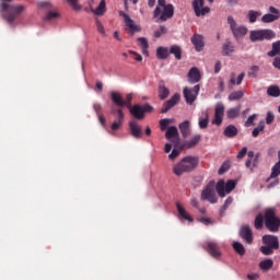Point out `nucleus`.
<instances>
[{"label": "nucleus", "instance_id": "603ef678", "mask_svg": "<svg viewBox=\"0 0 280 280\" xmlns=\"http://www.w3.org/2000/svg\"><path fill=\"white\" fill-rule=\"evenodd\" d=\"M231 205H233V197H229L224 205L222 206V208L220 209V213L221 215H223V213L229 209V207H231Z\"/></svg>", "mask_w": 280, "mask_h": 280}, {"label": "nucleus", "instance_id": "5701e85b", "mask_svg": "<svg viewBox=\"0 0 280 280\" xmlns=\"http://www.w3.org/2000/svg\"><path fill=\"white\" fill-rule=\"evenodd\" d=\"M188 81L191 84H196L197 82H200V70H198V68L194 67L189 70Z\"/></svg>", "mask_w": 280, "mask_h": 280}, {"label": "nucleus", "instance_id": "aec40b11", "mask_svg": "<svg viewBox=\"0 0 280 280\" xmlns=\"http://www.w3.org/2000/svg\"><path fill=\"white\" fill-rule=\"evenodd\" d=\"M129 128H130V132H131L132 137H135V139H141V135H143V131H142L141 127L139 126V124H137L136 120L129 121Z\"/></svg>", "mask_w": 280, "mask_h": 280}, {"label": "nucleus", "instance_id": "3c124183", "mask_svg": "<svg viewBox=\"0 0 280 280\" xmlns=\"http://www.w3.org/2000/svg\"><path fill=\"white\" fill-rule=\"evenodd\" d=\"M255 229H262L264 228V215L258 214L254 222Z\"/></svg>", "mask_w": 280, "mask_h": 280}, {"label": "nucleus", "instance_id": "69168bd1", "mask_svg": "<svg viewBox=\"0 0 280 280\" xmlns=\"http://www.w3.org/2000/svg\"><path fill=\"white\" fill-rule=\"evenodd\" d=\"M247 156H248V159L254 160L253 161V167H255V165H257V156H255V152L248 151Z\"/></svg>", "mask_w": 280, "mask_h": 280}, {"label": "nucleus", "instance_id": "de8ad7c7", "mask_svg": "<svg viewBox=\"0 0 280 280\" xmlns=\"http://www.w3.org/2000/svg\"><path fill=\"white\" fill-rule=\"evenodd\" d=\"M264 128H266V126L264 125V121H260L258 126L252 131V136L255 138L259 137V132H264Z\"/></svg>", "mask_w": 280, "mask_h": 280}, {"label": "nucleus", "instance_id": "ea45409f", "mask_svg": "<svg viewBox=\"0 0 280 280\" xmlns=\"http://www.w3.org/2000/svg\"><path fill=\"white\" fill-rule=\"evenodd\" d=\"M261 16V12L255 11V10H249L247 13V18L249 19V23H255L257 19Z\"/></svg>", "mask_w": 280, "mask_h": 280}, {"label": "nucleus", "instance_id": "39448f33", "mask_svg": "<svg viewBox=\"0 0 280 280\" xmlns=\"http://www.w3.org/2000/svg\"><path fill=\"white\" fill-rule=\"evenodd\" d=\"M228 23L230 25V30L234 36V38H244L246 34H248V28L244 25H240L235 22L232 16L228 18Z\"/></svg>", "mask_w": 280, "mask_h": 280}, {"label": "nucleus", "instance_id": "a19ab883", "mask_svg": "<svg viewBox=\"0 0 280 280\" xmlns=\"http://www.w3.org/2000/svg\"><path fill=\"white\" fill-rule=\"evenodd\" d=\"M170 54H174L176 60H180V58H183V50L179 48V46H171Z\"/></svg>", "mask_w": 280, "mask_h": 280}, {"label": "nucleus", "instance_id": "f257e3e1", "mask_svg": "<svg viewBox=\"0 0 280 280\" xmlns=\"http://www.w3.org/2000/svg\"><path fill=\"white\" fill-rule=\"evenodd\" d=\"M0 8L2 12V19L7 21L11 27H14L16 24L14 23L23 12H25V7L21 4H13L12 0H0Z\"/></svg>", "mask_w": 280, "mask_h": 280}, {"label": "nucleus", "instance_id": "f8f14e48", "mask_svg": "<svg viewBox=\"0 0 280 280\" xmlns=\"http://www.w3.org/2000/svg\"><path fill=\"white\" fill-rule=\"evenodd\" d=\"M269 12L261 18L262 23H275L280 20V11L275 7H269Z\"/></svg>", "mask_w": 280, "mask_h": 280}, {"label": "nucleus", "instance_id": "9d476101", "mask_svg": "<svg viewBox=\"0 0 280 280\" xmlns=\"http://www.w3.org/2000/svg\"><path fill=\"white\" fill-rule=\"evenodd\" d=\"M192 8L195 11L196 16H205L211 12L209 7H205V0H194Z\"/></svg>", "mask_w": 280, "mask_h": 280}, {"label": "nucleus", "instance_id": "4468645a", "mask_svg": "<svg viewBox=\"0 0 280 280\" xmlns=\"http://www.w3.org/2000/svg\"><path fill=\"white\" fill-rule=\"evenodd\" d=\"M223 119H224V104L218 103L214 108V118L212 119V124L214 126H221Z\"/></svg>", "mask_w": 280, "mask_h": 280}, {"label": "nucleus", "instance_id": "f704fd0d", "mask_svg": "<svg viewBox=\"0 0 280 280\" xmlns=\"http://www.w3.org/2000/svg\"><path fill=\"white\" fill-rule=\"evenodd\" d=\"M245 75L246 74L244 72H242L241 74H238L237 78H235V73H231V75H230V84H232V85H235V84L240 85V84H242V82L244 81V77Z\"/></svg>", "mask_w": 280, "mask_h": 280}, {"label": "nucleus", "instance_id": "393cba45", "mask_svg": "<svg viewBox=\"0 0 280 280\" xmlns=\"http://www.w3.org/2000/svg\"><path fill=\"white\" fill-rule=\"evenodd\" d=\"M138 45L139 47H141L142 49V54L143 56H150V52L148 51L149 47H150V44L148 43V38L145 37H139L138 39Z\"/></svg>", "mask_w": 280, "mask_h": 280}, {"label": "nucleus", "instance_id": "a18cd8bd", "mask_svg": "<svg viewBox=\"0 0 280 280\" xmlns=\"http://www.w3.org/2000/svg\"><path fill=\"white\" fill-rule=\"evenodd\" d=\"M242 97H244V91H236V92H232L229 95V101L235 102L236 100H242Z\"/></svg>", "mask_w": 280, "mask_h": 280}, {"label": "nucleus", "instance_id": "052dcab7", "mask_svg": "<svg viewBox=\"0 0 280 280\" xmlns=\"http://www.w3.org/2000/svg\"><path fill=\"white\" fill-rule=\"evenodd\" d=\"M129 54H130L131 56H135V60H136L137 62H141V61L143 60V57H142L139 52H137V51L129 50Z\"/></svg>", "mask_w": 280, "mask_h": 280}, {"label": "nucleus", "instance_id": "09e8293b", "mask_svg": "<svg viewBox=\"0 0 280 280\" xmlns=\"http://www.w3.org/2000/svg\"><path fill=\"white\" fill-rule=\"evenodd\" d=\"M170 124H174V119H170V118H164L160 120V128L162 131L167 130V126H170Z\"/></svg>", "mask_w": 280, "mask_h": 280}, {"label": "nucleus", "instance_id": "680f3d73", "mask_svg": "<svg viewBox=\"0 0 280 280\" xmlns=\"http://www.w3.org/2000/svg\"><path fill=\"white\" fill-rule=\"evenodd\" d=\"M71 7L75 12H80V10H82V5L78 3V0H71Z\"/></svg>", "mask_w": 280, "mask_h": 280}, {"label": "nucleus", "instance_id": "e2e57ef3", "mask_svg": "<svg viewBox=\"0 0 280 280\" xmlns=\"http://www.w3.org/2000/svg\"><path fill=\"white\" fill-rule=\"evenodd\" d=\"M272 121H275V114H272V112H268L267 117H266V124H268V126H270V124H272Z\"/></svg>", "mask_w": 280, "mask_h": 280}, {"label": "nucleus", "instance_id": "338daca9", "mask_svg": "<svg viewBox=\"0 0 280 280\" xmlns=\"http://www.w3.org/2000/svg\"><path fill=\"white\" fill-rule=\"evenodd\" d=\"M39 8H43L44 10H51L54 5H51L50 2H40Z\"/></svg>", "mask_w": 280, "mask_h": 280}, {"label": "nucleus", "instance_id": "9b49d317", "mask_svg": "<svg viewBox=\"0 0 280 280\" xmlns=\"http://www.w3.org/2000/svg\"><path fill=\"white\" fill-rule=\"evenodd\" d=\"M172 16H174V4H167L166 7H162V9H160L158 19L162 23H165V21L172 19Z\"/></svg>", "mask_w": 280, "mask_h": 280}, {"label": "nucleus", "instance_id": "423d86ee", "mask_svg": "<svg viewBox=\"0 0 280 280\" xmlns=\"http://www.w3.org/2000/svg\"><path fill=\"white\" fill-rule=\"evenodd\" d=\"M113 115H115L116 119L113 121L109 130H107V132H109V135H115V132H117V130H119V128H121V126H124V110L121 108L112 109Z\"/></svg>", "mask_w": 280, "mask_h": 280}, {"label": "nucleus", "instance_id": "c756f323", "mask_svg": "<svg viewBox=\"0 0 280 280\" xmlns=\"http://www.w3.org/2000/svg\"><path fill=\"white\" fill-rule=\"evenodd\" d=\"M249 40H252V43H261V40H264L261 35V30L250 31Z\"/></svg>", "mask_w": 280, "mask_h": 280}, {"label": "nucleus", "instance_id": "20e7f679", "mask_svg": "<svg viewBox=\"0 0 280 280\" xmlns=\"http://www.w3.org/2000/svg\"><path fill=\"white\" fill-rule=\"evenodd\" d=\"M235 187H237V183L235 180L230 179L228 182H224V179H220L217 183L215 190L220 198H224V196H226V194H231V191H233Z\"/></svg>", "mask_w": 280, "mask_h": 280}, {"label": "nucleus", "instance_id": "6ab92c4d", "mask_svg": "<svg viewBox=\"0 0 280 280\" xmlns=\"http://www.w3.org/2000/svg\"><path fill=\"white\" fill-rule=\"evenodd\" d=\"M176 209H177L178 215H179V218H182V220H186L187 222H194V218H191V214H189V212H187V210L180 202H176Z\"/></svg>", "mask_w": 280, "mask_h": 280}, {"label": "nucleus", "instance_id": "5fc2aeb1", "mask_svg": "<svg viewBox=\"0 0 280 280\" xmlns=\"http://www.w3.org/2000/svg\"><path fill=\"white\" fill-rule=\"evenodd\" d=\"M178 156H180V149H174V150L168 154L170 161H176V159H178Z\"/></svg>", "mask_w": 280, "mask_h": 280}, {"label": "nucleus", "instance_id": "473e14b6", "mask_svg": "<svg viewBox=\"0 0 280 280\" xmlns=\"http://www.w3.org/2000/svg\"><path fill=\"white\" fill-rule=\"evenodd\" d=\"M271 47H272V49L269 52H267V56H269V58H275V56H279L280 55V40L272 43Z\"/></svg>", "mask_w": 280, "mask_h": 280}, {"label": "nucleus", "instance_id": "ddd939ff", "mask_svg": "<svg viewBox=\"0 0 280 280\" xmlns=\"http://www.w3.org/2000/svg\"><path fill=\"white\" fill-rule=\"evenodd\" d=\"M119 16H122L125 25L130 30L131 34H135V32H141V26L135 24V20L130 19V15L126 12L119 11Z\"/></svg>", "mask_w": 280, "mask_h": 280}, {"label": "nucleus", "instance_id": "2f4dec72", "mask_svg": "<svg viewBox=\"0 0 280 280\" xmlns=\"http://www.w3.org/2000/svg\"><path fill=\"white\" fill-rule=\"evenodd\" d=\"M156 57L159 60H165L170 57V49L167 47H158Z\"/></svg>", "mask_w": 280, "mask_h": 280}, {"label": "nucleus", "instance_id": "2eb2a0df", "mask_svg": "<svg viewBox=\"0 0 280 280\" xmlns=\"http://www.w3.org/2000/svg\"><path fill=\"white\" fill-rule=\"evenodd\" d=\"M178 102H180V94H174L168 101L164 103L161 113H167V110L174 108Z\"/></svg>", "mask_w": 280, "mask_h": 280}, {"label": "nucleus", "instance_id": "bb28decb", "mask_svg": "<svg viewBox=\"0 0 280 280\" xmlns=\"http://www.w3.org/2000/svg\"><path fill=\"white\" fill-rule=\"evenodd\" d=\"M165 138L168 140L176 139L178 141V128H176V126L168 127Z\"/></svg>", "mask_w": 280, "mask_h": 280}, {"label": "nucleus", "instance_id": "dca6fc26", "mask_svg": "<svg viewBox=\"0 0 280 280\" xmlns=\"http://www.w3.org/2000/svg\"><path fill=\"white\" fill-rule=\"evenodd\" d=\"M240 235L244 242L253 244V230H250V226L244 225L241 228Z\"/></svg>", "mask_w": 280, "mask_h": 280}, {"label": "nucleus", "instance_id": "bf43d9fd", "mask_svg": "<svg viewBox=\"0 0 280 280\" xmlns=\"http://www.w3.org/2000/svg\"><path fill=\"white\" fill-rule=\"evenodd\" d=\"M96 30L98 34H106V31L104 28V24H102V22L100 20H96Z\"/></svg>", "mask_w": 280, "mask_h": 280}, {"label": "nucleus", "instance_id": "49530a36", "mask_svg": "<svg viewBox=\"0 0 280 280\" xmlns=\"http://www.w3.org/2000/svg\"><path fill=\"white\" fill-rule=\"evenodd\" d=\"M277 249L278 248H275L270 245H264L260 247V253H262V255H272V253H275Z\"/></svg>", "mask_w": 280, "mask_h": 280}, {"label": "nucleus", "instance_id": "4c0bfd02", "mask_svg": "<svg viewBox=\"0 0 280 280\" xmlns=\"http://www.w3.org/2000/svg\"><path fill=\"white\" fill-rule=\"evenodd\" d=\"M189 120H185L182 124H179V130L183 137H189Z\"/></svg>", "mask_w": 280, "mask_h": 280}, {"label": "nucleus", "instance_id": "f03ea898", "mask_svg": "<svg viewBox=\"0 0 280 280\" xmlns=\"http://www.w3.org/2000/svg\"><path fill=\"white\" fill-rule=\"evenodd\" d=\"M196 167H198V158L186 156L173 165V174H175V176H183V174L194 172Z\"/></svg>", "mask_w": 280, "mask_h": 280}, {"label": "nucleus", "instance_id": "58836bf2", "mask_svg": "<svg viewBox=\"0 0 280 280\" xmlns=\"http://www.w3.org/2000/svg\"><path fill=\"white\" fill-rule=\"evenodd\" d=\"M240 110H242L241 106L228 109V112H226L228 119H235V117H237V115H240Z\"/></svg>", "mask_w": 280, "mask_h": 280}, {"label": "nucleus", "instance_id": "6e6552de", "mask_svg": "<svg viewBox=\"0 0 280 280\" xmlns=\"http://www.w3.org/2000/svg\"><path fill=\"white\" fill-rule=\"evenodd\" d=\"M153 108L145 104L144 106L141 105H133L129 107V112L136 119H143L145 117V113H152Z\"/></svg>", "mask_w": 280, "mask_h": 280}, {"label": "nucleus", "instance_id": "864d4df0", "mask_svg": "<svg viewBox=\"0 0 280 280\" xmlns=\"http://www.w3.org/2000/svg\"><path fill=\"white\" fill-rule=\"evenodd\" d=\"M58 16H60L59 12L49 11L45 18V21H54L55 19H58Z\"/></svg>", "mask_w": 280, "mask_h": 280}, {"label": "nucleus", "instance_id": "4be33fe9", "mask_svg": "<svg viewBox=\"0 0 280 280\" xmlns=\"http://www.w3.org/2000/svg\"><path fill=\"white\" fill-rule=\"evenodd\" d=\"M90 12L95 16H104V14H106V0H101L96 9L91 7Z\"/></svg>", "mask_w": 280, "mask_h": 280}, {"label": "nucleus", "instance_id": "7ed1b4c3", "mask_svg": "<svg viewBox=\"0 0 280 280\" xmlns=\"http://www.w3.org/2000/svg\"><path fill=\"white\" fill-rule=\"evenodd\" d=\"M265 226L271 233H277L280 229V218L277 217L275 208H268L265 211Z\"/></svg>", "mask_w": 280, "mask_h": 280}, {"label": "nucleus", "instance_id": "0eeeda50", "mask_svg": "<svg viewBox=\"0 0 280 280\" xmlns=\"http://www.w3.org/2000/svg\"><path fill=\"white\" fill-rule=\"evenodd\" d=\"M201 200H207L210 202V205H215V202H218V197L215 196V186L213 183L210 182L201 191Z\"/></svg>", "mask_w": 280, "mask_h": 280}, {"label": "nucleus", "instance_id": "13d9d810", "mask_svg": "<svg viewBox=\"0 0 280 280\" xmlns=\"http://www.w3.org/2000/svg\"><path fill=\"white\" fill-rule=\"evenodd\" d=\"M259 73V66H252L248 72L249 78H255Z\"/></svg>", "mask_w": 280, "mask_h": 280}, {"label": "nucleus", "instance_id": "37998d69", "mask_svg": "<svg viewBox=\"0 0 280 280\" xmlns=\"http://www.w3.org/2000/svg\"><path fill=\"white\" fill-rule=\"evenodd\" d=\"M233 248L235 250V253H237L238 255H246V248H244V245L240 242H234L233 243Z\"/></svg>", "mask_w": 280, "mask_h": 280}, {"label": "nucleus", "instance_id": "412c9836", "mask_svg": "<svg viewBox=\"0 0 280 280\" xmlns=\"http://www.w3.org/2000/svg\"><path fill=\"white\" fill-rule=\"evenodd\" d=\"M262 243L265 246H271L273 248H279V238L275 235H264Z\"/></svg>", "mask_w": 280, "mask_h": 280}, {"label": "nucleus", "instance_id": "8fccbe9b", "mask_svg": "<svg viewBox=\"0 0 280 280\" xmlns=\"http://www.w3.org/2000/svg\"><path fill=\"white\" fill-rule=\"evenodd\" d=\"M209 126V114H205L203 118H199V128L205 130Z\"/></svg>", "mask_w": 280, "mask_h": 280}, {"label": "nucleus", "instance_id": "72a5a7b5", "mask_svg": "<svg viewBox=\"0 0 280 280\" xmlns=\"http://www.w3.org/2000/svg\"><path fill=\"white\" fill-rule=\"evenodd\" d=\"M158 93L160 100H167V97H170V90L163 83L159 85Z\"/></svg>", "mask_w": 280, "mask_h": 280}, {"label": "nucleus", "instance_id": "774afa93", "mask_svg": "<svg viewBox=\"0 0 280 280\" xmlns=\"http://www.w3.org/2000/svg\"><path fill=\"white\" fill-rule=\"evenodd\" d=\"M272 66L275 67V69H279L280 70V57H276Z\"/></svg>", "mask_w": 280, "mask_h": 280}, {"label": "nucleus", "instance_id": "6e6d98bb", "mask_svg": "<svg viewBox=\"0 0 280 280\" xmlns=\"http://www.w3.org/2000/svg\"><path fill=\"white\" fill-rule=\"evenodd\" d=\"M163 34H167V28L163 25L160 26V28L154 32L155 38H161V36H163Z\"/></svg>", "mask_w": 280, "mask_h": 280}, {"label": "nucleus", "instance_id": "a878e982", "mask_svg": "<svg viewBox=\"0 0 280 280\" xmlns=\"http://www.w3.org/2000/svg\"><path fill=\"white\" fill-rule=\"evenodd\" d=\"M262 40H272L273 38H277V33L270 28H262L260 30Z\"/></svg>", "mask_w": 280, "mask_h": 280}, {"label": "nucleus", "instance_id": "0e129e2a", "mask_svg": "<svg viewBox=\"0 0 280 280\" xmlns=\"http://www.w3.org/2000/svg\"><path fill=\"white\" fill-rule=\"evenodd\" d=\"M131 102H132V94H127L126 95V101H125V106L127 108H131L132 107Z\"/></svg>", "mask_w": 280, "mask_h": 280}, {"label": "nucleus", "instance_id": "e433bc0d", "mask_svg": "<svg viewBox=\"0 0 280 280\" xmlns=\"http://www.w3.org/2000/svg\"><path fill=\"white\" fill-rule=\"evenodd\" d=\"M167 7L166 0H158V5L153 11V19H159V14H161V9Z\"/></svg>", "mask_w": 280, "mask_h": 280}, {"label": "nucleus", "instance_id": "f3484780", "mask_svg": "<svg viewBox=\"0 0 280 280\" xmlns=\"http://www.w3.org/2000/svg\"><path fill=\"white\" fill-rule=\"evenodd\" d=\"M190 40L196 51H202V49H205V37H202V35L195 34L191 36Z\"/></svg>", "mask_w": 280, "mask_h": 280}, {"label": "nucleus", "instance_id": "c85d7f7f", "mask_svg": "<svg viewBox=\"0 0 280 280\" xmlns=\"http://www.w3.org/2000/svg\"><path fill=\"white\" fill-rule=\"evenodd\" d=\"M235 51V46L230 40L225 42L222 46V55L223 56H231Z\"/></svg>", "mask_w": 280, "mask_h": 280}, {"label": "nucleus", "instance_id": "1a4fd4ad", "mask_svg": "<svg viewBox=\"0 0 280 280\" xmlns=\"http://www.w3.org/2000/svg\"><path fill=\"white\" fill-rule=\"evenodd\" d=\"M198 93H200V85H195L194 89L185 88L184 97L186 103L194 104V102H196V97H198Z\"/></svg>", "mask_w": 280, "mask_h": 280}, {"label": "nucleus", "instance_id": "cd10ccee", "mask_svg": "<svg viewBox=\"0 0 280 280\" xmlns=\"http://www.w3.org/2000/svg\"><path fill=\"white\" fill-rule=\"evenodd\" d=\"M237 127L233 126V125H229L224 131H223V135L225 137H228L229 139H233V137H237Z\"/></svg>", "mask_w": 280, "mask_h": 280}, {"label": "nucleus", "instance_id": "b1692460", "mask_svg": "<svg viewBox=\"0 0 280 280\" xmlns=\"http://www.w3.org/2000/svg\"><path fill=\"white\" fill-rule=\"evenodd\" d=\"M112 101L116 106H119L120 108H124L126 106V101L118 92H112L110 93Z\"/></svg>", "mask_w": 280, "mask_h": 280}, {"label": "nucleus", "instance_id": "4d7b16f0", "mask_svg": "<svg viewBox=\"0 0 280 280\" xmlns=\"http://www.w3.org/2000/svg\"><path fill=\"white\" fill-rule=\"evenodd\" d=\"M256 115L253 114L252 116H249L247 118V120L245 121V128H250V126H255V119H256Z\"/></svg>", "mask_w": 280, "mask_h": 280}, {"label": "nucleus", "instance_id": "c03bdc74", "mask_svg": "<svg viewBox=\"0 0 280 280\" xmlns=\"http://www.w3.org/2000/svg\"><path fill=\"white\" fill-rule=\"evenodd\" d=\"M200 139H202V137L200 135H196L192 139L186 142L187 148H195V145L200 143Z\"/></svg>", "mask_w": 280, "mask_h": 280}, {"label": "nucleus", "instance_id": "79ce46f5", "mask_svg": "<svg viewBox=\"0 0 280 280\" xmlns=\"http://www.w3.org/2000/svg\"><path fill=\"white\" fill-rule=\"evenodd\" d=\"M279 162L275 164V166L271 168V175L270 178H277L280 174V151L278 152Z\"/></svg>", "mask_w": 280, "mask_h": 280}, {"label": "nucleus", "instance_id": "c9c22d12", "mask_svg": "<svg viewBox=\"0 0 280 280\" xmlns=\"http://www.w3.org/2000/svg\"><path fill=\"white\" fill-rule=\"evenodd\" d=\"M267 95L269 97H280V89L278 85H270L267 89Z\"/></svg>", "mask_w": 280, "mask_h": 280}, {"label": "nucleus", "instance_id": "a211bd4d", "mask_svg": "<svg viewBox=\"0 0 280 280\" xmlns=\"http://www.w3.org/2000/svg\"><path fill=\"white\" fill-rule=\"evenodd\" d=\"M206 249L209 253V255H211V257H214V259H218V257H220L222 255L220 253V247L214 242H208Z\"/></svg>", "mask_w": 280, "mask_h": 280}, {"label": "nucleus", "instance_id": "7c9ffc66", "mask_svg": "<svg viewBox=\"0 0 280 280\" xmlns=\"http://www.w3.org/2000/svg\"><path fill=\"white\" fill-rule=\"evenodd\" d=\"M258 266L260 270H262L264 272H268V270H270L272 266H275V261L268 258V259L261 260Z\"/></svg>", "mask_w": 280, "mask_h": 280}]
</instances>
